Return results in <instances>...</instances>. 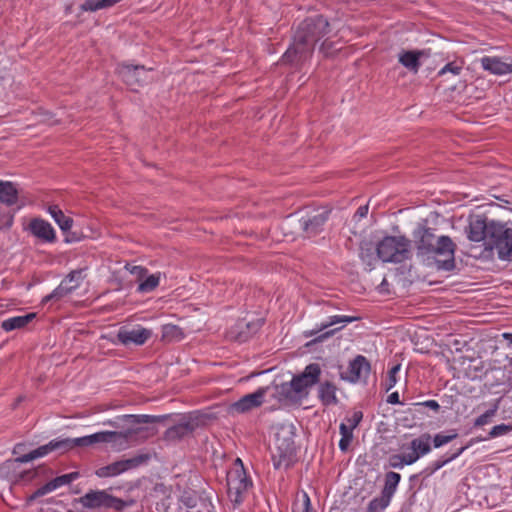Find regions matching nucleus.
Instances as JSON below:
<instances>
[{
	"mask_svg": "<svg viewBox=\"0 0 512 512\" xmlns=\"http://www.w3.org/2000/svg\"><path fill=\"white\" fill-rule=\"evenodd\" d=\"M329 217L328 211H322L315 215L302 218L300 220L301 227L307 237H314L319 234Z\"/></svg>",
	"mask_w": 512,
	"mask_h": 512,
	"instance_id": "6ab92c4d",
	"label": "nucleus"
},
{
	"mask_svg": "<svg viewBox=\"0 0 512 512\" xmlns=\"http://www.w3.org/2000/svg\"><path fill=\"white\" fill-rule=\"evenodd\" d=\"M495 413H496V408L486 411L484 414H482L476 418V420L474 422V426L481 427V426L489 424L491 422V419L495 415Z\"/></svg>",
	"mask_w": 512,
	"mask_h": 512,
	"instance_id": "a19ab883",
	"label": "nucleus"
},
{
	"mask_svg": "<svg viewBox=\"0 0 512 512\" xmlns=\"http://www.w3.org/2000/svg\"><path fill=\"white\" fill-rule=\"evenodd\" d=\"M359 319H360L359 317L347 316V315H333V316H329L326 321H324L321 324L317 325L315 329H312V330H309V331H305L304 332V336L305 337H312V336L317 335L319 332H321V331H323V330H325V329H327V328H329L331 326H334L336 324H342V326H340L338 328L325 331L324 333L318 335L317 337H315L311 341V343L322 342V341L332 337L337 331L341 330L345 325L350 324L352 322H355V321H357Z\"/></svg>",
	"mask_w": 512,
	"mask_h": 512,
	"instance_id": "6e6552de",
	"label": "nucleus"
},
{
	"mask_svg": "<svg viewBox=\"0 0 512 512\" xmlns=\"http://www.w3.org/2000/svg\"><path fill=\"white\" fill-rule=\"evenodd\" d=\"M49 492H52V489H51L49 483H46L45 485H43L42 487H40L39 489H37L35 491V493L32 495V498L44 496L45 494H47Z\"/></svg>",
	"mask_w": 512,
	"mask_h": 512,
	"instance_id": "8fccbe9b",
	"label": "nucleus"
},
{
	"mask_svg": "<svg viewBox=\"0 0 512 512\" xmlns=\"http://www.w3.org/2000/svg\"><path fill=\"white\" fill-rule=\"evenodd\" d=\"M424 54L425 52L421 50L402 51L399 54L398 60L409 71L417 73L421 66L420 58Z\"/></svg>",
	"mask_w": 512,
	"mask_h": 512,
	"instance_id": "b1692460",
	"label": "nucleus"
},
{
	"mask_svg": "<svg viewBox=\"0 0 512 512\" xmlns=\"http://www.w3.org/2000/svg\"><path fill=\"white\" fill-rule=\"evenodd\" d=\"M457 436H458V434L455 431H452L448 435H444L442 433L436 434L433 438L434 447L439 448V447L451 442L452 440L457 438Z\"/></svg>",
	"mask_w": 512,
	"mask_h": 512,
	"instance_id": "4c0bfd02",
	"label": "nucleus"
},
{
	"mask_svg": "<svg viewBox=\"0 0 512 512\" xmlns=\"http://www.w3.org/2000/svg\"><path fill=\"white\" fill-rule=\"evenodd\" d=\"M400 370V365H394L388 372V379H387V390H390L393 388L397 383V373Z\"/></svg>",
	"mask_w": 512,
	"mask_h": 512,
	"instance_id": "c03bdc74",
	"label": "nucleus"
},
{
	"mask_svg": "<svg viewBox=\"0 0 512 512\" xmlns=\"http://www.w3.org/2000/svg\"><path fill=\"white\" fill-rule=\"evenodd\" d=\"M389 463L391 467L399 469L406 465H412V463L406 462L404 453L392 455L390 457Z\"/></svg>",
	"mask_w": 512,
	"mask_h": 512,
	"instance_id": "79ce46f5",
	"label": "nucleus"
},
{
	"mask_svg": "<svg viewBox=\"0 0 512 512\" xmlns=\"http://www.w3.org/2000/svg\"><path fill=\"white\" fill-rule=\"evenodd\" d=\"M151 336V330L140 326L132 329L122 327L117 333L119 342L126 346L130 344L143 345Z\"/></svg>",
	"mask_w": 512,
	"mask_h": 512,
	"instance_id": "dca6fc26",
	"label": "nucleus"
},
{
	"mask_svg": "<svg viewBox=\"0 0 512 512\" xmlns=\"http://www.w3.org/2000/svg\"><path fill=\"white\" fill-rule=\"evenodd\" d=\"M371 366L368 360L362 356H356L348 366L345 373L341 374V378L351 383L365 381L370 374Z\"/></svg>",
	"mask_w": 512,
	"mask_h": 512,
	"instance_id": "ddd939ff",
	"label": "nucleus"
},
{
	"mask_svg": "<svg viewBox=\"0 0 512 512\" xmlns=\"http://www.w3.org/2000/svg\"><path fill=\"white\" fill-rule=\"evenodd\" d=\"M79 502L87 509H114L121 511L126 506L122 499L112 496L106 490H91L83 495Z\"/></svg>",
	"mask_w": 512,
	"mask_h": 512,
	"instance_id": "0eeeda50",
	"label": "nucleus"
},
{
	"mask_svg": "<svg viewBox=\"0 0 512 512\" xmlns=\"http://www.w3.org/2000/svg\"><path fill=\"white\" fill-rule=\"evenodd\" d=\"M413 237L418 257L434 259L436 256H444V260L437 261V268L451 271L455 267L456 245L449 236L436 238L432 228L418 226L413 232Z\"/></svg>",
	"mask_w": 512,
	"mask_h": 512,
	"instance_id": "7ed1b4c3",
	"label": "nucleus"
},
{
	"mask_svg": "<svg viewBox=\"0 0 512 512\" xmlns=\"http://www.w3.org/2000/svg\"><path fill=\"white\" fill-rule=\"evenodd\" d=\"M293 512H315L311 507V500L306 492L303 493L301 500H297L294 503Z\"/></svg>",
	"mask_w": 512,
	"mask_h": 512,
	"instance_id": "c9c22d12",
	"label": "nucleus"
},
{
	"mask_svg": "<svg viewBox=\"0 0 512 512\" xmlns=\"http://www.w3.org/2000/svg\"><path fill=\"white\" fill-rule=\"evenodd\" d=\"M466 448H467V446L461 447L455 453L451 454L449 457H441V458L433 461L431 463V468H432L431 472H435V471L439 470L440 468H442L444 465H446L450 461L456 459L458 456H460L465 451Z\"/></svg>",
	"mask_w": 512,
	"mask_h": 512,
	"instance_id": "f704fd0d",
	"label": "nucleus"
},
{
	"mask_svg": "<svg viewBox=\"0 0 512 512\" xmlns=\"http://www.w3.org/2000/svg\"><path fill=\"white\" fill-rule=\"evenodd\" d=\"M368 210H369L368 205H362V206L358 207V209L355 212L354 217L358 218V219H362L367 216Z\"/></svg>",
	"mask_w": 512,
	"mask_h": 512,
	"instance_id": "3c124183",
	"label": "nucleus"
},
{
	"mask_svg": "<svg viewBox=\"0 0 512 512\" xmlns=\"http://www.w3.org/2000/svg\"><path fill=\"white\" fill-rule=\"evenodd\" d=\"M31 233L43 242L53 243L56 241V233L52 225L43 219H33L29 224Z\"/></svg>",
	"mask_w": 512,
	"mask_h": 512,
	"instance_id": "412c9836",
	"label": "nucleus"
},
{
	"mask_svg": "<svg viewBox=\"0 0 512 512\" xmlns=\"http://www.w3.org/2000/svg\"><path fill=\"white\" fill-rule=\"evenodd\" d=\"M401 450L405 454L406 462L413 464L431 451V435L423 433L411 442L403 444Z\"/></svg>",
	"mask_w": 512,
	"mask_h": 512,
	"instance_id": "9b49d317",
	"label": "nucleus"
},
{
	"mask_svg": "<svg viewBox=\"0 0 512 512\" xmlns=\"http://www.w3.org/2000/svg\"><path fill=\"white\" fill-rule=\"evenodd\" d=\"M321 367L318 363H311L302 373L293 376L291 381L276 386V393L281 401L299 403L306 399L310 389L320 382Z\"/></svg>",
	"mask_w": 512,
	"mask_h": 512,
	"instance_id": "20e7f679",
	"label": "nucleus"
},
{
	"mask_svg": "<svg viewBox=\"0 0 512 512\" xmlns=\"http://www.w3.org/2000/svg\"><path fill=\"white\" fill-rule=\"evenodd\" d=\"M148 72L149 70L140 65L123 63L117 67V73L121 79L133 90L149 81Z\"/></svg>",
	"mask_w": 512,
	"mask_h": 512,
	"instance_id": "f8f14e48",
	"label": "nucleus"
},
{
	"mask_svg": "<svg viewBox=\"0 0 512 512\" xmlns=\"http://www.w3.org/2000/svg\"><path fill=\"white\" fill-rule=\"evenodd\" d=\"M275 445L278 452L277 455L273 454V464L276 469L281 468L283 465L288 467L290 457L294 452V442L291 438L282 439L280 434H276Z\"/></svg>",
	"mask_w": 512,
	"mask_h": 512,
	"instance_id": "f3484780",
	"label": "nucleus"
},
{
	"mask_svg": "<svg viewBox=\"0 0 512 512\" xmlns=\"http://www.w3.org/2000/svg\"><path fill=\"white\" fill-rule=\"evenodd\" d=\"M46 122H48L51 125H54L57 123V121L52 119V116L49 114L48 117L45 119Z\"/></svg>",
	"mask_w": 512,
	"mask_h": 512,
	"instance_id": "4d7b16f0",
	"label": "nucleus"
},
{
	"mask_svg": "<svg viewBox=\"0 0 512 512\" xmlns=\"http://www.w3.org/2000/svg\"><path fill=\"white\" fill-rule=\"evenodd\" d=\"M126 418L132 423H150L152 421L150 415H127Z\"/></svg>",
	"mask_w": 512,
	"mask_h": 512,
	"instance_id": "de8ad7c7",
	"label": "nucleus"
},
{
	"mask_svg": "<svg viewBox=\"0 0 512 512\" xmlns=\"http://www.w3.org/2000/svg\"><path fill=\"white\" fill-rule=\"evenodd\" d=\"M266 391L267 388H259L255 392L243 396L231 405V410L237 413H245L259 407L263 403Z\"/></svg>",
	"mask_w": 512,
	"mask_h": 512,
	"instance_id": "a211bd4d",
	"label": "nucleus"
},
{
	"mask_svg": "<svg viewBox=\"0 0 512 512\" xmlns=\"http://www.w3.org/2000/svg\"><path fill=\"white\" fill-rule=\"evenodd\" d=\"M466 233L470 241H483L486 250H496L500 260H511L512 228L508 227L507 224L476 215L470 219Z\"/></svg>",
	"mask_w": 512,
	"mask_h": 512,
	"instance_id": "f257e3e1",
	"label": "nucleus"
},
{
	"mask_svg": "<svg viewBox=\"0 0 512 512\" xmlns=\"http://www.w3.org/2000/svg\"><path fill=\"white\" fill-rule=\"evenodd\" d=\"M77 240H78V238H76V237H74V236H73V237H69V236H67V237H66V239H65V241H66L67 243H70V242H73V241H77Z\"/></svg>",
	"mask_w": 512,
	"mask_h": 512,
	"instance_id": "bf43d9fd",
	"label": "nucleus"
},
{
	"mask_svg": "<svg viewBox=\"0 0 512 512\" xmlns=\"http://www.w3.org/2000/svg\"><path fill=\"white\" fill-rule=\"evenodd\" d=\"M160 273L146 275L144 279H142L137 287V291L139 293H148L155 290L160 283Z\"/></svg>",
	"mask_w": 512,
	"mask_h": 512,
	"instance_id": "c756f323",
	"label": "nucleus"
},
{
	"mask_svg": "<svg viewBox=\"0 0 512 512\" xmlns=\"http://www.w3.org/2000/svg\"><path fill=\"white\" fill-rule=\"evenodd\" d=\"M35 318H36V313H33V312L27 313L25 315L10 317V318L2 321L1 328L6 332H10V331H13L16 329H21V328L26 327Z\"/></svg>",
	"mask_w": 512,
	"mask_h": 512,
	"instance_id": "393cba45",
	"label": "nucleus"
},
{
	"mask_svg": "<svg viewBox=\"0 0 512 512\" xmlns=\"http://www.w3.org/2000/svg\"><path fill=\"white\" fill-rule=\"evenodd\" d=\"M95 436H83L78 438H62L58 437L52 439L49 442L51 447V451H58L60 453L68 452L76 447H88L93 445V441H95Z\"/></svg>",
	"mask_w": 512,
	"mask_h": 512,
	"instance_id": "2eb2a0df",
	"label": "nucleus"
},
{
	"mask_svg": "<svg viewBox=\"0 0 512 512\" xmlns=\"http://www.w3.org/2000/svg\"><path fill=\"white\" fill-rule=\"evenodd\" d=\"M417 407H426L433 410L435 413H438L440 410V405L436 400H426L424 402H417L414 404Z\"/></svg>",
	"mask_w": 512,
	"mask_h": 512,
	"instance_id": "49530a36",
	"label": "nucleus"
},
{
	"mask_svg": "<svg viewBox=\"0 0 512 512\" xmlns=\"http://www.w3.org/2000/svg\"><path fill=\"white\" fill-rule=\"evenodd\" d=\"M121 0H85L82 9L85 11L95 12L97 10L106 9L114 6Z\"/></svg>",
	"mask_w": 512,
	"mask_h": 512,
	"instance_id": "473e14b6",
	"label": "nucleus"
},
{
	"mask_svg": "<svg viewBox=\"0 0 512 512\" xmlns=\"http://www.w3.org/2000/svg\"><path fill=\"white\" fill-rule=\"evenodd\" d=\"M83 279V270L79 269L71 271L54 289V296H62L64 298L70 295L80 287Z\"/></svg>",
	"mask_w": 512,
	"mask_h": 512,
	"instance_id": "aec40b11",
	"label": "nucleus"
},
{
	"mask_svg": "<svg viewBox=\"0 0 512 512\" xmlns=\"http://www.w3.org/2000/svg\"><path fill=\"white\" fill-rule=\"evenodd\" d=\"M184 337L180 327L173 324H166L162 327V338L167 342L179 341Z\"/></svg>",
	"mask_w": 512,
	"mask_h": 512,
	"instance_id": "7c9ffc66",
	"label": "nucleus"
},
{
	"mask_svg": "<svg viewBox=\"0 0 512 512\" xmlns=\"http://www.w3.org/2000/svg\"><path fill=\"white\" fill-rule=\"evenodd\" d=\"M78 476H79V474L77 472H71V473L59 476V479L64 486V485L70 484L72 481L77 479Z\"/></svg>",
	"mask_w": 512,
	"mask_h": 512,
	"instance_id": "09e8293b",
	"label": "nucleus"
},
{
	"mask_svg": "<svg viewBox=\"0 0 512 512\" xmlns=\"http://www.w3.org/2000/svg\"><path fill=\"white\" fill-rule=\"evenodd\" d=\"M135 433L134 430H127L125 432H115V431H101L90 436H95V441H93V445L96 443H109L111 447L115 450H123L128 447L129 438Z\"/></svg>",
	"mask_w": 512,
	"mask_h": 512,
	"instance_id": "4468645a",
	"label": "nucleus"
},
{
	"mask_svg": "<svg viewBox=\"0 0 512 512\" xmlns=\"http://www.w3.org/2000/svg\"><path fill=\"white\" fill-rule=\"evenodd\" d=\"M511 430V427L506 424H499L494 426L489 432V438H496L505 435Z\"/></svg>",
	"mask_w": 512,
	"mask_h": 512,
	"instance_id": "37998d69",
	"label": "nucleus"
},
{
	"mask_svg": "<svg viewBox=\"0 0 512 512\" xmlns=\"http://www.w3.org/2000/svg\"><path fill=\"white\" fill-rule=\"evenodd\" d=\"M337 386L331 381L319 383L317 388L318 399L323 406H335L339 403Z\"/></svg>",
	"mask_w": 512,
	"mask_h": 512,
	"instance_id": "4be33fe9",
	"label": "nucleus"
},
{
	"mask_svg": "<svg viewBox=\"0 0 512 512\" xmlns=\"http://www.w3.org/2000/svg\"><path fill=\"white\" fill-rule=\"evenodd\" d=\"M52 491L56 490L57 488L63 486V484L61 483L60 479H59V476L54 478L53 480L49 481L48 482Z\"/></svg>",
	"mask_w": 512,
	"mask_h": 512,
	"instance_id": "864d4df0",
	"label": "nucleus"
},
{
	"mask_svg": "<svg viewBox=\"0 0 512 512\" xmlns=\"http://www.w3.org/2000/svg\"><path fill=\"white\" fill-rule=\"evenodd\" d=\"M387 402L389 404H401L400 400H399V393L398 392H393L391 393L388 398H387Z\"/></svg>",
	"mask_w": 512,
	"mask_h": 512,
	"instance_id": "603ef678",
	"label": "nucleus"
},
{
	"mask_svg": "<svg viewBox=\"0 0 512 512\" xmlns=\"http://www.w3.org/2000/svg\"><path fill=\"white\" fill-rule=\"evenodd\" d=\"M24 445L23 444H17L13 450V453L14 454H17L19 452V450L23 447Z\"/></svg>",
	"mask_w": 512,
	"mask_h": 512,
	"instance_id": "13d9d810",
	"label": "nucleus"
},
{
	"mask_svg": "<svg viewBox=\"0 0 512 512\" xmlns=\"http://www.w3.org/2000/svg\"><path fill=\"white\" fill-rule=\"evenodd\" d=\"M376 255L383 262L401 263L411 256L410 240L404 236H386L376 245Z\"/></svg>",
	"mask_w": 512,
	"mask_h": 512,
	"instance_id": "423d86ee",
	"label": "nucleus"
},
{
	"mask_svg": "<svg viewBox=\"0 0 512 512\" xmlns=\"http://www.w3.org/2000/svg\"><path fill=\"white\" fill-rule=\"evenodd\" d=\"M463 69V61H453L447 63L443 68H441L438 72L439 76H443L446 73H451L453 75H459Z\"/></svg>",
	"mask_w": 512,
	"mask_h": 512,
	"instance_id": "e433bc0d",
	"label": "nucleus"
},
{
	"mask_svg": "<svg viewBox=\"0 0 512 512\" xmlns=\"http://www.w3.org/2000/svg\"><path fill=\"white\" fill-rule=\"evenodd\" d=\"M401 475L399 473L390 471L385 475V483L380 498L385 502L390 503L397 486L400 482Z\"/></svg>",
	"mask_w": 512,
	"mask_h": 512,
	"instance_id": "a878e982",
	"label": "nucleus"
},
{
	"mask_svg": "<svg viewBox=\"0 0 512 512\" xmlns=\"http://www.w3.org/2000/svg\"><path fill=\"white\" fill-rule=\"evenodd\" d=\"M363 418L361 411L353 412L352 416L345 419L344 423H347L351 428L355 429Z\"/></svg>",
	"mask_w": 512,
	"mask_h": 512,
	"instance_id": "a18cd8bd",
	"label": "nucleus"
},
{
	"mask_svg": "<svg viewBox=\"0 0 512 512\" xmlns=\"http://www.w3.org/2000/svg\"><path fill=\"white\" fill-rule=\"evenodd\" d=\"M252 486V480L248 476L242 460L237 458L227 473V488L230 501L235 506L242 504Z\"/></svg>",
	"mask_w": 512,
	"mask_h": 512,
	"instance_id": "39448f33",
	"label": "nucleus"
},
{
	"mask_svg": "<svg viewBox=\"0 0 512 512\" xmlns=\"http://www.w3.org/2000/svg\"><path fill=\"white\" fill-rule=\"evenodd\" d=\"M125 268L130 274L134 275L138 281L144 279L148 273L147 268L140 265L127 264Z\"/></svg>",
	"mask_w": 512,
	"mask_h": 512,
	"instance_id": "ea45409f",
	"label": "nucleus"
},
{
	"mask_svg": "<svg viewBox=\"0 0 512 512\" xmlns=\"http://www.w3.org/2000/svg\"><path fill=\"white\" fill-rule=\"evenodd\" d=\"M148 454H140L135 457L113 462L107 466L100 467L95 474L99 478L115 477L128 470L135 469L149 460Z\"/></svg>",
	"mask_w": 512,
	"mask_h": 512,
	"instance_id": "1a4fd4ad",
	"label": "nucleus"
},
{
	"mask_svg": "<svg viewBox=\"0 0 512 512\" xmlns=\"http://www.w3.org/2000/svg\"><path fill=\"white\" fill-rule=\"evenodd\" d=\"M353 428H351L347 423L342 422L339 426V432L341 434V439L339 441V448L342 452H346L353 440Z\"/></svg>",
	"mask_w": 512,
	"mask_h": 512,
	"instance_id": "2f4dec72",
	"label": "nucleus"
},
{
	"mask_svg": "<svg viewBox=\"0 0 512 512\" xmlns=\"http://www.w3.org/2000/svg\"><path fill=\"white\" fill-rule=\"evenodd\" d=\"M62 298H63L62 296H54V290H53L50 294L46 295L42 299V303L44 304V303H46V302H48L50 300H60Z\"/></svg>",
	"mask_w": 512,
	"mask_h": 512,
	"instance_id": "5fc2aeb1",
	"label": "nucleus"
},
{
	"mask_svg": "<svg viewBox=\"0 0 512 512\" xmlns=\"http://www.w3.org/2000/svg\"><path fill=\"white\" fill-rule=\"evenodd\" d=\"M376 247L371 242H362L360 245V258L367 265H372L376 260Z\"/></svg>",
	"mask_w": 512,
	"mask_h": 512,
	"instance_id": "72a5a7b5",
	"label": "nucleus"
},
{
	"mask_svg": "<svg viewBox=\"0 0 512 512\" xmlns=\"http://www.w3.org/2000/svg\"><path fill=\"white\" fill-rule=\"evenodd\" d=\"M502 336L512 345V333H503Z\"/></svg>",
	"mask_w": 512,
	"mask_h": 512,
	"instance_id": "6e6d98bb",
	"label": "nucleus"
},
{
	"mask_svg": "<svg viewBox=\"0 0 512 512\" xmlns=\"http://www.w3.org/2000/svg\"><path fill=\"white\" fill-rule=\"evenodd\" d=\"M329 32V23L322 15L306 18L294 34L293 42L282 56L287 64L299 65L307 61L317 41Z\"/></svg>",
	"mask_w": 512,
	"mask_h": 512,
	"instance_id": "f03ea898",
	"label": "nucleus"
},
{
	"mask_svg": "<svg viewBox=\"0 0 512 512\" xmlns=\"http://www.w3.org/2000/svg\"><path fill=\"white\" fill-rule=\"evenodd\" d=\"M47 211L63 232H68L72 228L73 219L66 216L58 205H50Z\"/></svg>",
	"mask_w": 512,
	"mask_h": 512,
	"instance_id": "cd10ccee",
	"label": "nucleus"
},
{
	"mask_svg": "<svg viewBox=\"0 0 512 512\" xmlns=\"http://www.w3.org/2000/svg\"><path fill=\"white\" fill-rule=\"evenodd\" d=\"M18 190L10 181H0V202L12 206L17 203Z\"/></svg>",
	"mask_w": 512,
	"mask_h": 512,
	"instance_id": "bb28decb",
	"label": "nucleus"
},
{
	"mask_svg": "<svg viewBox=\"0 0 512 512\" xmlns=\"http://www.w3.org/2000/svg\"><path fill=\"white\" fill-rule=\"evenodd\" d=\"M51 447L49 445V442L45 445H42L34 450H32L31 452L27 453V454H24L22 456H19L15 459L16 462H19V463H27V462H30L34 459H37V458H40V457H44L46 455H48L49 453H51Z\"/></svg>",
	"mask_w": 512,
	"mask_h": 512,
	"instance_id": "c85d7f7f",
	"label": "nucleus"
},
{
	"mask_svg": "<svg viewBox=\"0 0 512 512\" xmlns=\"http://www.w3.org/2000/svg\"><path fill=\"white\" fill-rule=\"evenodd\" d=\"M388 505V502H385L380 497H376L369 502L366 512H383Z\"/></svg>",
	"mask_w": 512,
	"mask_h": 512,
	"instance_id": "58836bf2",
	"label": "nucleus"
},
{
	"mask_svg": "<svg viewBox=\"0 0 512 512\" xmlns=\"http://www.w3.org/2000/svg\"><path fill=\"white\" fill-rule=\"evenodd\" d=\"M199 424L198 417L192 415L183 416L177 424L169 427L164 432L163 438L168 442L180 441L192 434L199 427Z\"/></svg>",
	"mask_w": 512,
	"mask_h": 512,
	"instance_id": "9d476101",
	"label": "nucleus"
},
{
	"mask_svg": "<svg viewBox=\"0 0 512 512\" xmlns=\"http://www.w3.org/2000/svg\"><path fill=\"white\" fill-rule=\"evenodd\" d=\"M482 68L492 74L504 75L512 71V65L498 57L485 56L481 59Z\"/></svg>",
	"mask_w": 512,
	"mask_h": 512,
	"instance_id": "5701e85b",
	"label": "nucleus"
}]
</instances>
